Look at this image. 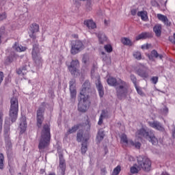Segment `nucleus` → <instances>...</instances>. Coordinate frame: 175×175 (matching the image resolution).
<instances>
[{
	"label": "nucleus",
	"instance_id": "393cba45",
	"mask_svg": "<svg viewBox=\"0 0 175 175\" xmlns=\"http://www.w3.org/2000/svg\"><path fill=\"white\" fill-rule=\"evenodd\" d=\"M158 58V57L160 58V59H162L163 58V55H159L158 52L157 51L154 50L151 52L150 55H148V58L149 59H152V58Z\"/></svg>",
	"mask_w": 175,
	"mask_h": 175
},
{
	"label": "nucleus",
	"instance_id": "4be33fe9",
	"mask_svg": "<svg viewBox=\"0 0 175 175\" xmlns=\"http://www.w3.org/2000/svg\"><path fill=\"white\" fill-rule=\"evenodd\" d=\"M75 83L73 81L70 82V96L72 99L76 98L77 92L76 88H75V85H73Z\"/></svg>",
	"mask_w": 175,
	"mask_h": 175
},
{
	"label": "nucleus",
	"instance_id": "20e7f679",
	"mask_svg": "<svg viewBox=\"0 0 175 175\" xmlns=\"http://www.w3.org/2000/svg\"><path fill=\"white\" fill-rule=\"evenodd\" d=\"M9 116L12 122H16L18 117V99L16 97H12L10 100Z\"/></svg>",
	"mask_w": 175,
	"mask_h": 175
},
{
	"label": "nucleus",
	"instance_id": "c9c22d12",
	"mask_svg": "<svg viewBox=\"0 0 175 175\" xmlns=\"http://www.w3.org/2000/svg\"><path fill=\"white\" fill-rule=\"evenodd\" d=\"M5 161V157L3 154H0V169H3V161Z\"/></svg>",
	"mask_w": 175,
	"mask_h": 175
},
{
	"label": "nucleus",
	"instance_id": "412c9836",
	"mask_svg": "<svg viewBox=\"0 0 175 175\" xmlns=\"http://www.w3.org/2000/svg\"><path fill=\"white\" fill-rule=\"evenodd\" d=\"M151 38V33L144 32L135 37V40H141Z\"/></svg>",
	"mask_w": 175,
	"mask_h": 175
},
{
	"label": "nucleus",
	"instance_id": "de8ad7c7",
	"mask_svg": "<svg viewBox=\"0 0 175 175\" xmlns=\"http://www.w3.org/2000/svg\"><path fill=\"white\" fill-rule=\"evenodd\" d=\"M107 172L106 171V168L101 169V173L102 174H106Z\"/></svg>",
	"mask_w": 175,
	"mask_h": 175
},
{
	"label": "nucleus",
	"instance_id": "a18cd8bd",
	"mask_svg": "<svg viewBox=\"0 0 175 175\" xmlns=\"http://www.w3.org/2000/svg\"><path fill=\"white\" fill-rule=\"evenodd\" d=\"M136 13H137V10L133 9V10H131L132 16H136Z\"/></svg>",
	"mask_w": 175,
	"mask_h": 175
},
{
	"label": "nucleus",
	"instance_id": "58836bf2",
	"mask_svg": "<svg viewBox=\"0 0 175 175\" xmlns=\"http://www.w3.org/2000/svg\"><path fill=\"white\" fill-rule=\"evenodd\" d=\"M88 150V148H87V144H82V147L81 148V151L82 152V154H85V152H87V150Z\"/></svg>",
	"mask_w": 175,
	"mask_h": 175
},
{
	"label": "nucleus",
	"instance_id": "473e14b6",
	"mask_svg": "<svg viewBox=\"0 0 175 175\" xmlns=\"http://www.w3.org/2000/svg\"><path fill=\"white\" fill-rule=\"evenodd\" d=\"M133 55L134 58H135V59H137L138 61H140V59H142V53L139 51L134 52Z\"/></svg>",
	"mask_w": 175,
	"mask_h": 175
},
{
	"label": "nucleus",
	"instance_id": "2f4dec72",
	"mask_svg": "<svg viewBox=\"0 0 175 175\" xmlns=\"http://www.w3.org/2000/svg\"><path fill=\"white\" fill-rule=\"evenodd\" d=\"M105 117H106V111H103L98 122L99 125H102V124H103V118H105Z\"/></svg>",
	"mask_w": 175,
	"mask_h": 175
},
{
	"label": "nucleus",
	"instance_id": "b1692460",
	"mask_svg": "<svg viewBox=\"0 0 175 175\" xmlns=\"http://www.w3.org/2000/svg\"><path fill=\"white\" fill-rule=\"evenodd\" d=\"M150 126L154 129H157V131H164L163 127L158 122H150Z\"/></svg>",
	"mask_w": 175,
	"mask_h": 175
},
{
	"label": "nucleus",
	"instance_id": "cd10ccee",
	"mask_svg": "<svg viewBox=\"0 0 175 175\" xmlns=\"http://www.w3.org/2000/svg\"><path fill=\"white\" fill-rule=\"evenodd\" d=\"M104 137H105V131L103 130H99L96 137L97 142H98V143H100V142L103 140Z\"/></svg>",
	"mask_w": 175,
	"mask_h": 175
},
{
	"label": "nucleus",
	"instance_id": "603ef678",
	"mask_svg": "<svg viewBox=\"0 0 175 175\" xmlns=\"http://www.w3.org/2000/svg\"><path fill=\"white\" fill-rule=\"evenodd\" d=\"M1 29H2V31H5V27H1Z\"/></svg>",
	"mask_w": 175,
	"mask_h": 175
},
{
	"label": "nucleus",
	"instance_id": "f8f14e48",
	"mask_svg": "<svg viewBox=\"0 0 175 175\" xmlns=\"http://www.w3.org/2000/svg\"><path fill=\"white\" fill-rule=\"evenodd\" d=\"M29 31L31 33L29 34L30 38L32 39L36 38V33L39 31V25L36 23H33L30 25Z\"/></svg>",
	"mask_w": 175,
	"mask_h": 175
},
{
	"label": "nucleus",
	"instance_id": "a211bd4d",
	"mask_svg": "<svg viewBox=\"0 0 175 175\" xmlns=\"http://www.w3.org/2000/svg\"><path fill=\"white\" fill-rule=\"evenodd\" d=\"M12 49L18 53H22V51H25L27 50V48L25 46L20 45L18 42H15V44L12 46Z\"/></svg>",
	"mask_w": 175,
	"mask_h": 175
},
{
	"label": "nucleus",
	"instance_id": "7ed1b4c3",
	"mask_svg": "<svg viewBox=\"0 0 175 175\" xmlns=\"http://www.w3.org/2000/svg\"><path fill=\"white\" fill-rule=\"evenodd\" d=\"M50 126H49V124H45L42 131L41 139L38 145V148L40 150L46 148V147L50 144Z\"/></svg>",
	"mask_w": 175,
	"mask_h": 175
},
{
	"label": "nucleus",
	"instance_id": "8fccbe9b",
	"mask_svg": "<svg viewBox=\"0 0 175 175\" xmlns=\"http://www.w3.org/2000/svg\"><path fill=\"white\" fill-rule=\"evenodd\" d=\"M174 135H175V128L173 130V136H174Z\"/></svg>",
	"mask_w": 175,
	"mask_h": 175
},
{
	"label": "nucleus",
	"instance_id": "5701e85b",
	"mask_svg": "<svg viewBox=\"0 0 175 175\" xmlns=\"http://www.w3.org/2000/svg\"><path fill=\"white\" fill-rule=\"evenodd\" d=\"M141 170H142V168H140L139 165L137 164H134L130 168V172L131 174H137V173H139V172Z\"/></svg>",
	"mask_w": 175,
	"mask_h": 175
},
{
	"label": "nucleus",
	"instance_id": "dca6fc26",
	"mask_svg": "<svg viewBox=\"0 0 175 175\" xmlns=\"http://www.w3.org/2000/svg\"><path fill=\"white\" fill-rule=\"evenodd\" d=\"M98 42L99 43H100V44H105V43H108L109 42V40H107V37L103 33H99L98 34Z\"/></svg>",
	"mask_w": 175,
	"mask_h": 175
},
{
	"label": "nucleus",
	"instance_id": "49530a36",
	"mask_svg": "<svg viewBox=\"0 0 175 175\" xmlns=\"http://www.w3.org/2000/svg\"><path fill=\"white\" fill-rule=\"evenodd\" d=\"M129 161H130V162H133V161H135V157H133L132 156H129Z\"/></svg>",
	"mask_w": 175,
	"mask_h": 175
},
{
	"label": "nucleus",
	"instance_id": "423d86ee",
	"mask_svg": "<svg viewBox=\"0 0 175 175\" xmlns=\"http://www.w3.org/2000/svg\"><path fill=\"white\" fill-rule=\"evenodd\" d=\"M137 163L140 169L145 170L146 172H150L151 170V161L150 159L146 157L139 156L137 157Z\"/></svg>",
	"mask_w": 175,
	"mask_h": 175
},
{
	"label": "nucleus",
	"instance_id": "a19ab883",
	"mask_svg": "<svg viewBox=\"0 0 175 175\" xmlns=\"http://www.w3.org/2000/svg\"><path fill=\"white\" fill-rule=\"evenodd\" d=\"M131 81L133 83L135 86L137 85V79H136V77H135V75H131Z\"/></svg>",
	"mask_w": 175,
	"mask_h": 175
},
{
	"label": "nucleus",
	"instance_id": "ddd939ff",
	"mask_svg": "<svg viewBox=\"0 0 175 175\" xmlns=\"http://www.w3.org/2000/svg\"><path fill=\"white\" fill-rule=\"evenodd\" d=\"M157 17L158 20H159V21H161V23H163L164 25H166V27H170V25H172V22L169 21L167 16L162 14H157Z\"/></svg>",
	"mask_w": 175,
	"mask_h": 175
},
{
	"label": "nucleus",
	"instance_id": "e433bc0d",
	"mask_svg": "<svg viewBox=\"0 0 175 175\" xmlns=\"http://www.w3.org/2000/svg\"><path fill=\"white\" fill-rule=\"evenodd\" d=\"M79 128H80V125H75L73 127H72V129H70L68 131V133H75V132H76V131H77V129H79Z\"/></svg>",
	"mask_w": 175,
	"mask_h": 175
},
{
	"label": "nucleus",
	"instance_id": "f3484780",
	"mask_svg": "<svg viewBox=\"0 0 175 175\" xmlns=\"http://www.w3.org/2000/svg\"><path fill=\"white\" fill-rule=\"evenodd\" d=\"M137 74H138L139 76L143 77L144 79H147V77H148L150 75L149 71L144 68L139 69L138 70H137Z\"/></svg>",
	"mask_w": 175,
	"mask_h": 175
},
{
	"label": "nucleus",
	"instance_id": "4468645a",
	"mask_svg": "<svg viewBox=\"0 0 175 175\" xmlns=\"http://www.w3.org/2000/svg\"><path fill=\"white\" fill-rule=\"evenodd\" d=\"M59 158V168L62 175L65 174V170L66 169V165L65 164V159H64V156L60 154Z\"/></svg>",
	"mask_w": 175,
	"mask_h": 175
},
{
	"label": "nucleus",
	"instance_id": "f03ea898",
	"mask_svg": "<svg viewBox=\"0 0 175 175\" xmlns=\"http://www.w3.org/2000/svg\"><path fill=\"white\" fill-rule=\"evenodd\" d=\"M88 91L90 88H83L80 92V100L78 105V109L81 113H85L86 110H88L90 107V100H88Z\"/></svg>",
	"mask_w": 175,
	"mask_h": 175
},
{
	"label": "nucleus",
	"instance_id": "9b49d317",
	"mask_svg": "<svg viewBox=\"0 0 175 175\" xmlns=\"http://www.w3.org/2000/svg\"><path fill=\"white\" fill-rule=\"evenodd\" d=\"M43 113H44V109L40 107L37 111V126L40 128L44 118L43 117Z\"/></svg>",
	"mask_w": 175,
	"mask_h": 175
},
{
	"label": "nucleus",
	"instance_id": "2eb2a0df",
	"mask_svg": "<svg viewBox=\"0 0 175 175\" xmlns=\"http://www.w3.org/2000/svg\"><path fill=\"white\" fill-rule=\"evenodd\" d=\"M83 24L86 25L89 29H95V28H96V23L90 19L85 21Z\"/></svg>",
	"mask_w": 175,
	"mask_h": 175
},
{
	"label": "nucleus",
	"instance_id": "5fc2aeb1",
	"mask_svg": "<svg viewBox=\"0 0 175 175\" xmlns=\"http://www.w3.org/2000/svg\"><path fill=\"white\" fill-rule=\"evenodd\" d=\"M103 55H105V52H102L101 53Z\"/></svg>",
	"mask_w": 175,
	"mask_h": 175
},
{
	"label": "nucleus",
	"instance_id": "6e6552de",
	"mask_svg": "<svg viewBox=\"0 0 175 175\" xmlns=\"http://www.w3.org/2000/svg\"><path fill=\"white\" fill-rule=\"evenodd\" d=\"M83 47V45L81 41L76 40L72 42L71 45V50H70L71 54H73L75 55V54H77V53H80Z\"/></svg>",
	"mask_w": 175,
	"mask_h": 175
},
{
	"label": "nucleus",
	"instance_id": "09e8293b",
	"mask_svg": "<svg viewBox=\"0 0 175 175\" xmlns=\"http://www.w3.org/2000/svg\"><path fill=\"white\" fill-rule=\"evenodd\" d=\"M161 175H169V174L167 172H163Z\"/></svg>",
	"mask_w": 175,
	"mask_h": 175
},
{
	"label": "nucleus",
	"instance_id": "aec40b11",
	"mask_svg": "<svg viewBox=\"0 0 175 175\" xmlns=\"http://www.w3.org/2000/svg\"><path fill=\"white\" fill-rule=\"evenodd\" d=\"M97 90L99 92L100 96H103L105 92L103 91V86L102 85V83H100V79H98L96 82Z\"/></svg>",
	"mask_w": 175,
	"mask_h": 175
},
{
	"label": "nucleus",
	"instance_id": "c756f323",
	"mask_svg": "<svg viewBox=\"0 0 175 175\" xmlns=\"http://www.w3.org/2000/svg\"><path fill=\"white\" fill-rule=\"evenodd\" d=\"M2 122H3V109L0 107V133L2 132Z\"/></svg>",
	"mask_w": 175,
	"mask_h": 175
},
{
	"label": "nucleus",
	"instance_id": "9d476101",
	"mask_svg": "<svg viewBox=\"0 0 175 175\" xmlns=\"http://www.w3.org/2000/svg\"><path fill=\"white\" fill-rule=\"evenodd\" d=\"M78 67H79V61L72 60L70 63V65H68V69L71 75H74V76H77V75H79V71L77 70Z\"/></svg>",
	"mask_w": 175,
	"mask_h": 175
},
{
	"label": "nucleus",
	"instance_id": "37998d69",
	"mask_svg": "<svg viewBox=\"0 0 175 175\" xmlns=\"http://www.w3.org/2000/svg\"><path fill=\"white\" fill-rule=\"evenodd\" d=\"M151 81L153 84H157V83H158V77H152Z\"/></svg>",
	"mask_w": 175,
	"mask_h": 175
},
{
	"label": "nucleus",
	"instance_id": "864d4df0",
	"mask_svg": "<svg viewBox=\"0 0 175 175\" xmlns=\"http://www.w3.org/2000/svg\"><path fill=\"white\" fill-rule=\"evenodd\" d=\"M83 61L84 64L87 63V62L84 59H83Z\"/></svg>",
	"mask_w": 175,
	"mask_h": 175
},
{
	"label": "nucleus",
	"instance_id": "72a5a7b5",
	"mask_svg": "<svg viewBox=\"0 0 175 175\" xmlns=\"http://www.w3.org/2000/svg\"><path fill=\"white\" fill-rule=\"evenodd\" d=\"M120 172H121V166L118 165L116 167L113 169L112 175H118L120 174Z\"/></svg>",
	"mask_w": 175,
	"mask_h": 175
},
{
	"label": "nucleus",
	"instance_id": "79ce46f5",
	"mask_svg": "<svg viewBox=\"0 0 175 175\" xmlns=\"http://www.w3.org/2000/svg\"><path fill=\"white\" fill-rule=\"evenodd\" d=\"M6 13L0 14V21H3V20H6Z\"/></svg>",
	"mask_w": 175,
	"mask_h": 175
},
{
	"label": "nucleus",
	"instance_id": "ea45409f",
	"mask_svg": "<svg viewBox=\"0 0 175 175\" xmlns=\"http://www.w3.org/2000/svg\"><path fill=\"white\" fill-rule=\"evenodd\" d=\"M82 139H83V131H79L77 133V142H81Z\"/></svg>",
	"mask_w": 175,
	"mask_h": 175
},
{
	"label": "nucleus",
	"instance_id": "c85d7f7f",
	"mask_svg": "<svg viewBox=\"0 0 175 175\" xmlns=\"http://www.w3.org/2000/svg\"><path fill=\"white\" fill-rule=\"evenodd\" d=\"M121 42L124 46H132L133 44L132 41L128 38H122Z\"/></svg>",
	"mask_w": 175,
	"mask_h": 175
},
{
	"label": "nucleus",
	"instance_id": "c03bdc74",
	"mask_svg": "<svg viewBox=\"0 0 175 175\" xmlns=\"http://www.w3.org/2000/svg\"><path fill=\"white\" fill-rule=\"evenodd\" d=\"M150 47H151V44H146L142 46V49L143 50H144V49H150Z\"/></svg>",
	"mask_w": 175,
	"mask_h": 175
},
{
	"label": "nucleus",
	"instance_id": "f257e3e1",
	"mask_svg": "<svg viewBox=\"0 0 175 175\" xmlns=\"http://www.w3.org/2000/svg\"><path fill=\"white\" fill-rule=\"evenodd\" d=\"M107 83L113 87L118 85L116 88V94L118 99L122 100L126 98L128 95V84L125 81L120 79L117 80L116 78L110 77L107 79Z\"/></svg>",
	"mask_w": 175,
	"mask_h": 175
},
{
	"label": "nucleus",
	"instance_id": "39448f33",
	"mask_svg": "<svg viewBox=\"0 0 175 175\" xmlns=\"http://www.w3.org/2000/svg\"><path fill=\"white\" fill-rule=\"evenodd\" d=\"M136 137L138 139H147L151 142L152 144H157L158 143V139L154 135V133L151 131H148V130L145 129H141L136 132L135 134Z\"/></svg>",
	"mask_w": 175,
	"mask_h": 175
},
{
	"label": "nucleus",
	"instance_id": "f704fd0d",
	"mask_svg": "<svg viewBox=\"0 0 175 175\" xmlns=\"http://www.w3.org/2000/svg\"><path fill=\"white\" fill-rule=\"evenodd\" d=\"M104 49L107 53H111L113 51V46L110 44L105 45Z\"/></svg>",
	"mask_w": 175,
	"mask_h": 175
},
{
	"label": "nucleus",
	"instance_id": "1a4fd4ad",
	"mask_svg": "<svg viewBox=\"0 0 175 175\" xmlns=\"http://www.w3.org/2000/svg\"><path fill=\"white\" fill-rule=\"evenodd\" d=\"M31 55L36 64H40V62H42V56H40V51L39 50V46L36 45L33 47Z\"/></svg>",
	"mask_w": 175,
	"mask_h": 175
},
{
	"label": "nucleus",
	"instance_id": "0eeeda50",
	"mask_svg": "<svg viewBox=\"0 0 175 175\" xmlns=\"http://www.w3.org/2000/svg\"><path fill=\"white\" fill-rule=\"evenodd\" d=\"M120 143L125 147H135V148H140L142 144L139 142H133L131 139H128V137L125 134L120 135Z\"/></svg>",
	"mask_w": 175,
	"mask_h": 175
},
{
	"label": "nucleus",
	"instance_id": "bb28decb",
	"mask_svg": "<svg viewBox=\"0 0 175 175\" xmlns=\"http://www.w3.org/2000/svg\"><path fill=\"white\" fill-rule=\"evenodd\" d=\"M153 31L157 36H161L162 26L161 25H156L153 28Z\"/></svg>",
	"mask_w": 175,
	"mask_h": 175
},
{
	"label": "nucleus",
	"instance_id": "4c0bfd02",
	"mask_svg": "<svg viewBox=\"0 0 175 175\" xmlns=\"http://www.w3.org/2000/svg\"><path fill=\"white\" fill-rule=\"evenodd\" d=\"M135 90H136L137 94H139V95H143L144 94L143 90H142V88L137 86V85H135Z\"/></svg>",
	"mask_w": 175,
	"mask_h": 175
},
{
	"label": "nucleus",
	"instance_id": "a878e982",
	"mask_svg": "<svg viewBox=\"0 0 175 175\" xmlns=\"http://www.w3.org/2000/svg\"><path fill=\"white\" fill-rule=\"evenodd\" d=\"M137 16L141 17L143 21H147V20H148V16H147V12L146 11L138 12Z\"/></svg>",
	"mask_w": 175,
	"mask_h": 175
},
{
	"label": "nucleus",
	"instance_id": "6e6d98bb",
	"mask_svg": "<svg viewBox=\"0 0 175 175\" xmlns=\"http://www.w3.org/2000/svg\"><path fill=\"white\" fill-rule=\"evenodd\" d=\"M12 61H13V59H10V62H12Z\"/></svg>",
	"mask_w": 175,
	"mask_h": 175
},
{
	"label": "nucleus",
	"instance_id": "7c9ffc66",
	"mask_svg": "<svg viewBox=\"0 0 175 175\" xmlns=\"http://www.w3.org/2000/svg\"><path fill=\"white\" fill-rule=\"evenodd\" d=\"M16 73L18 75H21L22 76L25 75V74L27 73V66H24L22 68H19L17 70Z\"/></svg>",
	"mask_w": 175,
	"mask_h": 175
},
{
	"label": "nucleus",
	"instance_id": "3c124183",
	"mask_svg": "<svg viewBox=\"0 0 175 175\" xmlns=\"http://www.w3.org/2000/svg\"><path fill=\"white\" fill-rule=\"evenodd\" d=\"M1 36H0V44L2 43Z\"/></svg>",
	"mask_w": 175,
	"mask_h": 175
},
{
	"label": "nucleus",
	"instance_id": "6ab92c4d",
	"mask_svg": "<svg viewBox=\"0 0 175 175\" xmlns=\"http://www.w3.org/2000/svg\"><path fill=\"white\" fill-rule=\"evenodd\" d=\"M19 128L21 129V133H24V132L27 131V120H25V118H22L21 119Z\"/></svg>",
	"mask_w": 175,
	"mask_h": 175
}]
</instances>
